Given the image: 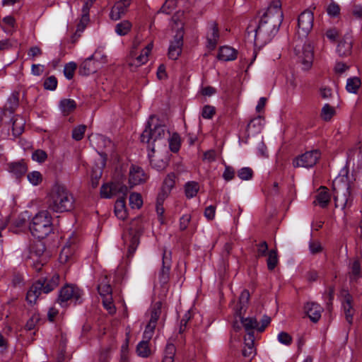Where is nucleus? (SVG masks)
I'll return each mask as SVG.
<instances>
[{
	"label": "nucleus",
	"mask_w": 362,
	"mask_h": 362,
	"mask_svg": "<svg viewBox=\"0 0 362 362\" xmlns=\"http://www.w3.org/2000/svg\"><path fill=\"white\" fill-rule=\"evenodd\" d=\"M283 21L281 0H272L266 13L262 16L255 31V41L258 43L269 42L277 33Z\"/></svg>",
	"instance_id": "nucleus-1"
},
{
	"label": "nucleus",
	"mask_w": 362,
	"mask_h": 362,
	"mask_svg": "<svg viewBox=\"0 0 362 362\" xmlns=\"http://www.w3.org/2000/svg\"><path fill=\"white\" fill-rule=\"evenodd\" d=\"M74 197L64 185H54L47 197V209L55 213L71 211L74 207Z\"/></svg>",
	"instance_id": "nucleus-2"
},
{
	"label": "nucleus",
	"mask_w": 362,
	"mask_h": 362,
	"mask_svg": "<svg viewBox=\"0 0 362 362\" xmlns=\"http://www.w3.org/2000/svg\"><path fill=\"white\" fill-rule=\"evenodd\" d=\"M33 235L37 238H45L53 229L52 216L48 211L37 213L32 220L29 226Z\"/></svg>",
	"instance_id": "nucleus-3"
},
{
	"label": "nucleus",
	"mask_w": 362,
	"mask_h": 362,
	"mask_svg": "<svg viewBox=\"0 0 362 362\" xmlns=\"http://www.w3.org/2000/svg\"><path fill=\"white\" fill-rule=\"evenodd\" d=\"M153 117H151L148 121L147 126L141 135V141L148 144V150L154 152L155 142L164 139L167 135L170 136V132L165 126L160 124H154L152 127Z\"/></svg>",
	"instance_id": "nucleus-4"
},
{
	"label": "nucleus",
	"mask_w": 362,
	"mask_h": 362,
	"mask_svg": "<svg viewBox=\"0 0 362 362\" xmlns=\"http://www.w3.org/2000/svg\"><path fill=\"white\" fill-rule=\"evenodd\" d=\"M59 281V276L58 274H54L49 279H39L31 286L28 291L27 300L30 304L35 303L42 292L48 293L58 286Z\"/></svg>",
	"instance_id": "nucleus-5"
},
{
	"label": "nucleus",
	"mask_w": 362,
	"mask_h": 362,
	"mask_svg": "<svg viewBox=\"0 0 362 362\" xmlns=\"http://www.w3.org/2000/svg\"><path fill=\"white\" fill-rule=\"evenodd\" d=\"M346 180L344 177L335 179L333 182L334 190L335 191L334 202L336 207L344 209L352 204L353 197L350 192L349 184H344L341 187V183Z\"/></svg>",
	"instance_id": "nucleus-6"
},
{
	"label": "nucleus",
	"mask_w": 362,
	"mask_h": 362,
	"mask_svg": "<svg viewBox=\"0 0 362 362\" xmlns=\"http://www.w3.org/2000/svg\"><path fill=\"white\" fill-rule=\"evenodd\" d=\"M294 50L298 62L301 64L302 69L309 70L313 65L314 59L313 46L310 42H305L303 45L297 44Z\"/></svg>",
	"instance_id": "nucleus-7"
},
{
	"label": "nucleus",
	"mask_w": 362,
	"mask_h": 362,
	"mask_svg": "<svg viewBox=\"0 0 362 362\" xmlns=\"http://www.w3.org/2000/svg\"><path fill=\"white\" fill-rule=\"evenodd\" d=\"M320 152L318 150L307 151L301 156L297 157L293 162V165L296 168H312L317 162L320 158Z\"/></svg>",
	"instance_id": "nucleus-8"
},
{
	"label": "nucleus",
	"mask_w": 362,
	"mask_h": 362,
	"mask_svg": "<svg viewBox=\"0 0 362 362\" xmlns=\"http://www.w3.org/2000/svg\"><path fill=\"white\" fill-rule=\"evenodd\" d=\"M161 303L157 302L153 305L151 309V318L148 325L146 327L145 331L143 334L144 339H146V341H150V339L152 338L153 335L154 329L157 325V321L161 313Z\"/></svg>",
	"instance_id": "nucleus-9"
},
{
	"label": "nucleus",
	"mask_w": 362,
	"mask_h": 362,
	"mask_svg": "<svg viewBox=\"0 0 362 362\" xmlns=\"http://www.w3.org/2000/svg\"><path fill=\"white\" fill-rule=\"evenodd\" d=\"M81 291L80 289L74 286H66L63 287L58 298L59 303L63 305L68 300L74 301L76 303H81Z\"/></svg>",
	"instance_id": "nucleus-10"
},
{
	"label": "nucleus",
	"mask_w": 362,
	"mask_h": 362,
	"mask_svg": "<svg viewBox=\"0 0 362 362\" xmlns=\"http://www.w3.org/2000/svg\"><path fill=\"white\" fill-rule=\"evenodd\" d=\"M128 193V187L119 182L105 184L101 187L100 195L103 198L109 199L117 194L126 196Z\"/></svg>",
	"instance_id": "nucleus-11"
},
{
	"label": "nucleus",
	"mask_w": 362,
	"mask_h": 362,
	"mask_svg": "<svg viewBox=\"0 0 362 362\" xmlns=\"http://www.w3.org/2000/svg\"><path fill=\"white\" fill-rule=\"evenodd\" d=\"M313 13L310 11L305 10L300 13L298 19V33L299 35L307 36L313 28Z\"/></svg>",
	"instance_id": "nucleus-12"
},
{
	"label": "nucleus",
	"mask_w": 362,
	"mask_h": 362,
	"mask_svg": "<svg viewBox=\"0 0 362 362\" xmlns=\"http://www.w3.org/2000/svg\"><path fill=\"white\" fill-rule=\"evenodd\" d=\"M171 267V252L165 249L163 252L162 268L158 274V281L161 286H164L170 279Z\"/></svg>",
	"instance_id": "nucleus-13"
},
{
	"label": "nucleus",
	"mask_w": 362,
	"mask_h": 362,
	"mask_svg": "<svg viewBox=\"0 0 362 362\" xmlns=\"http://www.w3.org/2000/svg\"><path fill=\"white\" fill-rule=\"evenodd\" d=\"M342 308L345 315V318L349 325L353 322V316L355 310L353 308V297L347 290L343 289L341 291Z\"/></svg>",
	"instance_id": "nucleus-14"
},
{
	"label": "nucleus",
	"mask_w": 362,
	"mask_h": 362,
	"mask_svg": "<svg viewBox=\"0 0 362 362\" xmlns=\"http://www.w3.org/2000/svg\"><path fill=\"white\" fill-rule=\"evenodd\" d=\"M183 45V32L182 30H178L174 36L173 40L170 42L168 49V57L173 60L178 58L182 52V47Z\"/></svg>",
	"instance_id": "nucleus-15"
},
{
	"label": "nucleus",
	"mask_w": 362,
	"mask_h": 362,
	"mask_svg": "<svg viewBox=\"0 0 362 362\" xmlns=\"http://www.w3.org/2000/svg\"><path fill=\"white\" fill-rule=\"evenodd\" d=\"M147 178V175L141 168L136 165H132L129 170V183L131 187L144 182Z\"/></svg>",
	"instance_id": "nucleus-16"
},
{
	"label": "nucleus",
	"mask_w": 362,
	"mask_h": 362,
	"mask_svg": "<svg viewBox=\"0 0 362 362\" xmlns=\"http://www.w3.org/2000/svg\"><path fill=\"white\" fill-rule=\"evenodd\" d=\"M131 0H119L112 8L110 13V18L113 21L120 19L127 12Z\"/></svg>",
	"instance_id": "nucleus-17"
},
{
	"label": "nucleus",
	"mask_w": 362,
	"mask_h": 362,
	"mask_svg": "<svg viewBox=\"0 0 362 362\" xmlns=\"http://www.w3.org/2000/svg\"><path fill=\"white\" fill-rule=\"evenodd\" d=\"M98 52H95L93 55L88 57L80 66L79 73L81 75L88 76L95 71V67L93 66V60H98Z\"/></svg>",
	"instance_id": "nucleus-18"
},
{
	"label": "nucleus",
	"mask_w": 362,
	"mask_h": 362,
	"mask_svg": "<svg viewBox=\"0 0 362 362\" xmlns=\"http://www.w3.org/2000/svg\"><path fill=\"white\" fill-rule=\"evenodd\" d=\"M207 47L210 49H215L219 38L217 24L215 22L210 23V29L207 33Z\"/></svg>",
	"instance_id": "nucleus-19"
},
{
	"label": "nucleus",
	"mask_w": 362,
	"mask_h": 362,
	"mask_svg": "<svg viewBox=\"0 0 362 362\" xmlns=\"http://www.w3.org/2000/svg\"><path fill=\"white\" fill-rule=\"evenodd\" d=\"M305 311L309 318L314 322H317L321 317L322 307L315 303H308L305 305Z\"/></svg>",
	"instance_id": "nucleus-20"
},
{
	"label": "nucleus",
	"mask_w": 362,
	"mask_h": 362,
	"mask_svg": "<svg viewBox=\"0 0 362 362\" xmlns=\"http://www.w3.org/2000/svg\"><path fill=\"white\" fill-rule=\"evenodd\" d=\"M352 39L349 35H346L339 42L337 51L340 56H346L351 53Z\"/></svg>",
	"instance_id": "nucleus-21"
},
{
	"label": "nucleus",
	"mask_w": 362,
	"mask_h": 362,
	"mask_svg": "<svg viewBox=\"0 0 362 362\" xmlns=\"http://www.w3.org/2000/svg\"><path fill=\"white\" fill-rule=\"evenodd\" d=\"M254 334L249 332L245 337V346L243 349V355L245 357H251L255 355V349L254 347Z\"/></svg>",
	"instance_id": "nucleus-22"
},
{
	"label": "nucleus",
	"mask_w": 362,
	"mask_h": 362,
	"mask_svg": "<svg viewBox=\"0 0 362 362\" xmlns=\"http://www.w3.org/2000/svg\"><path fill=\"white\" fill-rule=\"evenodd\" d=\"M330 201V195L327 189L325 187H321L319 189L318 193L316 195V199L314 204L320 205L322 208H325Z\"/></svg>",
	"instance_id": "nucleus-23"
},
{
	"label": "nucleus",
	"mask_w": 362,
	"mask_h": 362,
	"mask_svg": "<svg viewBox=\"0 0 362 362\" xmlns=\"http://www.w3.org/2000/svg\"><path fill=\"white\" fill-rule=\"evenodd\" d=\"M236 51L228 46L221 47L219 49L218 58L223 61H231L236 58Z\"/></svg>",
	"instance_id": "nucleus-24"
},
{
	"label": "nucleus",
	"mask_w": 362,
	"mask_h": 362,
	"mask_svg": "<svg viewBox=\"0 0 362 362\" xmlns=\"http://www.w3.org/2000/svg\"><path fill=\"white\" fill-rule=\"evenodd\" d=\"M124 197L118 199L115 205V214L118 218L122 220L125 219L127 216Z\"/></svg>",
	"instance_id": "nucleus-25"
},
{
	"label": "nucleus",
	"mask_w": 362,
	"mask_h": 362,
	"mask_svg": "<svg viewBox=\"0 0 362 362\" xmlns=\"http://www.w3.org/2000/svg\"><path fill=\"white\" fill-rule=\"evenodd\" d=\"M175 175L174 173H170L167 175L163 181L161 192L159 194L160 195H163L166 197L168 196L175 185Z\"/></svg>",
	"instance_id": "nucleus-26"
},
{
	"label": "nucleus",
	"mask_w": 362,
	"mask_h": 362,
	"mask_svg": "<svg viewBox=\"0 0 362 362\" xmlns=\"http://www.w3.org/2000/svg\"><path fill=\"white\" fill-rule=\"evenodd\" d=\"M27 166L23 161L12 163L9 164V170L16 177L23 176L27 172Z\"/></svg>",
	"instance_id": "nucleus-27"
},
{
	"label": "nucleus",
	"mask_w": 362,
	"mask_h": 362,
	"mask_svg": "<svg viewBox=\"0 0 362 362\" xmlns=\"http://www.w3.org/2000/svg\"><path fill=\"white\" fill-rule=\"evenodd\" d=\"M98 291L101 296L112 294V288L110 285V281L107 276L102 277L98 285Z\"/></svg>",
	"instance_id": "nucleus-28"
},
{
	"label": "nucleus",
	"mask_w": 362,
	"mask_h": 362,
	"mask_svg": "<svg viewBox=\"0 0 362 362\" xmlns=\"http://www.w3.org/2000/svg\"><path fill=\"white\" fill-rule=\"evenodd\" d=\"M75 252V247L71 244L65 245L61 251L59 255V262L62 264L67 263L72 257Z\"/></svg>",
	"instance_id": "nucleus-29"
},
{
	"label": "nucleus",
	"mask_w": 362,
	"mask_h": 362,
	"mask_svg": "<svg viewBox=\"0 0 362 362\" xmlns=\"http://www.w3.org/2000/svg\"><path fill=\"white\" fill-rule=\"evenodd\" d=\"M361 265L358 260H355L350 266V272H349L350 282L356 281L361 276Z\"/></svg>",
	"instance_id": "nucleus-30"
},
{
	"label": "nucleus",
	"mask_w": 362,
	"mask_h": 362,
	"mask_svg": "<svg viewBox=\"0 0 362 362\" xmlns=\"http://www.w3.org/2000/svg\"><path fill=\"white\" fill-rule=\"evenodd\" d=\"M45 250V247L43 243L40 240H37L31 247L30 259L35 260V259L40 257L43 255Z\"/></svg>",
	"instance_id": "nucleus-31"
},
{
	"label": "nucleus",
	"mask_w": 362,
	"mask_h": 362,
	"mask_svg": "<svg viewBox=\"0 0 362 362\" xmlns=\"http://www.w3.org/2000/svg\"><path fill=\"white\" fill-rule=\"evenodd\" d=\"M59 107L64 115H69L76 109V104L72 99H63L60 101Z\"/></svg>",
	"instance_id": "nucleus-32"
},
{
	"label": "nucleus",
	"mask_w": 362,
	"mask_h": 362,
	"mask_svg": "<svg viewBox=\"0 0 362 362\" xmlns=\"http://www.w3.org/2000/svg\"><path fill=\"white\" fill-rule=\"evenodd\" d=\"M25 121L20 116L13 119L12 130L13 134L16 136L21 135L24 130Z\"/></svg>",
	"instance_id": "nucleus-33"
},
{
	"label": "nucleus",
	"mask_w": 362,
	"mask_h": 362,
	"mask_svg": "<svg viewBox=\"0 0 362 362\" xmlns=\"http://www.w3.org/2000/svg\"><path fill=\"white\" fill-rule=\"evenodd\" d=\"M131 239L130 243L128 246V257H132L135 252L137 246L139 243V233H133L132 231L130 233Z\"/></svg>",
	"instance_id": "nucleus-34"
},
{
	"label": "nucleus",
	"mask_w": 362,
	"mask_h": 362,
	"mask_svg": "<svg viewBox=\"0 0 362 362\" xmlns=\"http://www.w3.org/2000/svg\"><path fill=\"white\" fill-rule=\"evenodd\" d=\"M148 341H149L144 339L138 344L136 346V352L139 356L147 358L151 355V351L148 346Z\"/></svg>",
	"instance_id": "nucleus-35"
},
{
	"label": "nucleus",
	"mask_w": 362,
	"mask_h": 362,
	"mask_svg": "<svg viewBox=\"0 0 362 362\" xmlns=\"http://www.w3.org/2000/svg\"><path fill=\"white\" fill-rule=\"evenodd\" d=\"M241 322L243 327H245V330L247 332V334L250 332L251 334H253L252 329H254L258 330V322L255 318H243L241 317Z\"/></svg>",
	"instance_id": "nucleus-36"
},
{
	"label": "nucleus",
	"mask_w": 362,
	"mask_h": 362,
	"mask_svg": "<svg viewBox=\"0 0 362 362\" xmlns=\"http://www.w3.org/2000/svg\"><path fill=\"white\" fill-rule=\"evenodd\" d=\"M132 26L129 21H123L115 25V33L120 36L126 35L130 31Z\"/></svg>",
	"instance_id": "nucleus-37"
},
{
	"label": "nucleus",
	"mask_w": 362,
	"mask_h": 362,
	"mask_svg": "<svg viewBox=\"0 0 362 362\" xmlns=\"http://www.w3.org/2000/svg\"><path fill=\"white\" fill-rule=\"evenodd\" d=\"M361 80L358 77L349 78L347 80L346 88L348 92L356 93L361 86Z\"/></svg>",
	"instance_id": "nucleus-38"
},
{
	"label": "nucleus",
	"mask_w": 362,
	"mask_h": 362,
	"mask_svg": "<svg viewBox=\"0 0 362 362\" xmlns=\"http://www.w3.org/2000/svg\"><path fill=\"white\" fill-rule=\"evenodd\" d=\"M279 259L276 250H271L269 251L267 259L268 269L272 271L277 265Z\"/></svg>",
	"instance_id": "nucleus-39"
},
{
	"label": "nucleus",
	"mask_w": 362,
	"mask_h": 362,
	"mask_svg": "<svg viewBox=\"0 0 362 362\" xmlns=\"http://www.w3.org/2000/svg\"><path fill=\"white\" fill-rule=\"evenodd\" d=\"M335 110L329 104H325L321 110V118L325 121H329L332 117L335 115Z\"/></svg>",
	"instance_id": "nucleus-40"
},
{
	"label": "nucleus",
	"mask_w": 362,
	"mask_h": 362,
	"mask_svg": "<svg viewBox=\"0 0 362 362\" xmlns=\"http://www.w3.org/2000/svg\"><path fill=\"white\" fill-rule=\"evenodd\" d=\"M169 147L171 151L176 153L180 147V138L178 134L174 133L169 136Z\"/></svg>",
	"instance_id": "nucleus-41"
},
{
	"label": "nucleus",
	"mask_w": 362,
	"mask_h": 362,
	"mask_svg": "<svg viewBox=\"0 0 362 362\" xmlns=\"http://www.w3.org/2000/svg\"><path fill=\"white\" fill-rule=\"evenodd\" d=\"M199 191V185L196 182H189L185 185V194L188 198L195 197Z\"/></svg>",
	"instance_id": "nucleus-42"
},
{
	"label": "nucleus",
	"mask_w": 362,
	"mask_h": 362,
	"mask_svg": "<svg viewBox=\"0 0 362 362\" xmlns=\"http://www.w3.org/2000/svg\"><path fill=\"white\" fill-rule=\"evenodd\" d=\"M166 197H164L163 195L158 194L156 202V212L158 216L159 221L161 223H164L163 221V214L165 211V209L163 206V202L165 199Z\"/></svg>",
	"instance_id": "nucleus-43"
},
{
	"label": "nucleus",
	"mask_w": 362,
	"mask_h": 362,
	"mask_svg": "<svg viewBox=\"0 0 362 362\" xmlns=\"http://www.w3.org/2000/svg\"><path fill=\"white\" fill-rule=\"evenodd\" d=\"M143 204L142 198L139 193H132L129 196V205L132 209H139Z\"/></svg>",
	"instance_id": "nucleus-44"
},
{
	"label": "nucleus",
	"mask_w": 362,
	"mask_h": 362,
	"mask_svg": "<svg viewBox=\"0 0 362 362\" xmlns=\"http://www.w3.org/2000/svg\"><path fill=\"white\" fill-rule=\"evenodd\" d=\"M18 101L19 93L18 92L13 93L8 98L7 101V107L11 112H13L18 106Z\"/></svg>",
	"instance_id": "nucleus-45"
},
{
	"label": "nucleus",
	"mask_w": 362,
	"mask_h": 362,
	"mask_svg": "<svg viewBox=\"0 0 362 362\" xmlns=\"http://www.w3.org/2000/svg\"><path fill=\"white\" fill-rule=\"evenodd\" d=\"M28 181L34 186L40 185L42 181V175L38 171H33L27 175Z\"/></svg>",
	"instance_id": "nucleus-46"
},
{
	"label": "nucleus",
	"mask_w": 362,
	"mask_h": 362,
	"mask_svg": "<svg viewBox=\"0 0 362 362\" xmlns=\"http://www.w3.org/2000/svg\"><path fill=\"white\" fill-rule=\"evenodd\" d=\"M238 176L242 180H249L252 179L253 171L250 168L244 167L238 171Z\"/></svg>",
	"instance_id": "nucleus-47"
},
{
	"label": "nucleus",
	"mask_w": 362,
	"mask_h": 362,
	"mask_svg": "<svg viewBox=\"0 0 362 362\" xmlns=\"http://www.w3.org/2000/svg\"><path fill=\"white\" fill-rule=\"evenodd\" d=\"M250 299V293L247 290H244L242 291L240 298H239V315H242V310L245 308V305L248 303Z\"/></svg>",
	"instance_id": "nucleus-48"
},
{
	"label": "nucleus",
	"mask_w": 362,
	"mask_h": 362,
	"mask_svg": "<svg viewBox=\"0 0 362 362\" xmlns=\"http://www.w3.org/2000/svg\"><path fill=\"white\" fill-rule=\"evenodd\" d=\"M86 129V126L83 124L78 125L75 127L72 132V137L76 141H80L83 139L84 133Z\"/></svg>",
	"instance_id": "nucleus-49"
},
{
	"label": "nucleus",
	"mask_w": 362,
	"mask_h": 362,
	"mask_svg": "<svg viewBox=\"0 0 362 362\" xmlns=\"http://www.w3.org/2000/svg\"><path fill=\"white\" fill-rule=\"evenodd\" d=\"M103 303L106 310L110 314H113L115 312V307L112 303V294L103 296Z\"/></svg>",
	"instance_id": "nucleus-50"
},
{
	"label": "nucleus",
	"mask_w": 362,
	"mask_h": 362,
	"mask_svg": "<svg viewBox=\"0 0 362 362\" xmlns=\"http://www.w3.org/2000/svg\"><path fill=\"white\" fill-rule=\"evenodd\" d=\"M76 67V64L74 62H69L65 65L64 74L67 79H71L73 78Z\"/></svg>",
	"instance_id": "nucleus-51"
},
{
	"label": "nucleus",
	"mask_w": 362,
	"mask_h": 362,
	"mask_svg": "<svg viewBox=\"0 0 362 362\" xmlns=\"http://www.w3.org/2000/svg\"><path fill=\"white\" fill-rule=\"evenodd\" d=\"M102 175V170L100 168L93 169L91 174V185L95 188L99 183V179Z\"/></svg>",
	"instance_id": "nucleus-52"
},
{
	"label": "nucleus",
	"mask_w": 362,
	"mask_h": 362,
	"mask_svg": "<svg viewBox=\"0 0 362 362\" xmlns=\"http://www.w3.org/2000/svg\"><path fill=\"white\" fill-rule=\"evenodd\" d=\"M148 157L150 159V163L151 165L157 169L158 170H163L166 166V162L161 160H156V159L153 158V156L151 153H148Z\"/></svg>",
	"instance_id": "nucleus-53"
},
{
	"label": "nucleus",
	"mask_w": 362,
	"mask_h": 362,
	"mask_svg": "<svg viewBox=\"0 0 362 362\" xmlns=\"http://www.w3.org/2000/svg\"><path fill=\"white\" fill-rule=\"evenodd\" d=\"M57 86V78L52 76L48 77L44 82V87L47 90H54Z\"/></svg>",
	"instance_id": "nucleus-54"
},
{
	"label": "nucleus",
	"mask_w": 362,
	"mask_h": 362,
	"mask_svg": "<svg viewBox=\"0 0 362 362\" xmlns=\"http://www.w3.org/2000/svg\"><path fill=\"white\" fill-rule=\"evenodd\" d=\"M327 11L329 16H337L340 12L339 6L335 2H332L327 6Z\"/></svg>",
	"instance_id": "nucleus-55"
},
{
	"label": "nucleus",
	"mask_w": 362,
	"mask_h": 362,
	"mask_svg": "<svg viewBox=\"0 0 362 362\" xmlns=\"http://www.w3.org/2000/svg\"><path fill=\"white\" fill-rule=\"evenodd\" d=\"M32 158L37 162L42 163L47 158V153L42 150H37L33 153Z\"/></svg>",
	"instance_id": "nucleus-56"
},
{
	"label": "nucleus",
	"mask_w": 362,
	"mask_h": 362,
	"mask_svg": "<svg viewBox=\"0 0 362 362\" xmlns=\"http://www.w3.org/2000/svg\"><path fill=\"white\" fill-rule=\"evenodd\" d=\"M235 177V170L234 169L229 166L226 165L225 168V170L223 173V177L226 181H230L233 180Z\"/></svg>",
	"instance_id": "nucleus-57"
},
{
	"label": "nucleus",
	"mask_w": 362,
	"mask_h": 362,
	"mask_svg": "<svg viewBox=\"0 0 362 362\" xmlns=\"http://www.w3.org/2000/svg\"><path fill=\"white\" fill-rule=\"evenodd\" d=\"M278 340L281 344L289 345L292 341V338L288 333L282 332L279 334Z\"/></svg>",
	"instance_id": "nucleus-58"
},
{
	"label": "nucleus",
	"mask_w": 362,
	"mask_h": 362,
	"mask_svg": "<svg viewBox=\"0 0 362 362\" xmlns=\"http://www.w3.org/2000/svg\"><path fill=\"white\" fill-rule=\"evenodd\" d=\"M215 114V109L212 106L206 105L202 110V117L205 119H211Z\"/></svg>",
	"instance_id": "nucleus-59"
},
{
	"label": "nucleus",
	"mask_w": 362,
	"mask_h": 362,
	"mask_svg": "<svg viewBox=\"0 0 362 362\" xmlns=\"http://www.w3.org/2000/svg\"><path fill=\"white\" fill-rule=\"evenodd\" d=\"M96 139L98 141V146L100 147L106 148L112 145L111 141L105 136L98 135L97 136Z\"/></svg>",
	"instance_id": "nucleus-60"
},
{
	"label": "nucleus",
	"mask_w": 362,
	"mask_h": 362,
	"mask_svg": "<svg viewBox=\"0 0 362 362\" xmlns=\"http://www.w3.org/2000/svg\"><path fill=\"white\" fill-rule=\"evenodd\" d=\"M257 257H263L267 255L268 251V245L266 241H263L259 244L257 245Z\"/></svg>",
	"instance_id": "nucleus-61"
},
{
	"label": "nucleus",
	"mask_w": 362,
	"mask_h": 362,
	"mask_svg": "<svg viewBox=\"0 0 362 362\" xmlns=\"http://www.w3.org/2000/svg\"><path fill=\"white\" fill-rule=\"evenodd\" d=\"M175 351H176L175 346L173 344L168 343V344H167V345L165 346V349L164 351V356L174 358Z\"/></svg>",
	"instance_id": "nucleus-62"
},
{
	"label": "nucleus",
	"mask_w": 362,
	"mask_h": 362,
	"mask_svg": "<svg viewBox=\"0 0 362 362\" xmlns=\"http://www.w3.org/2000/svg\"><path fill=\"white\" fill-rule=\"evenodd\" d=\"M191 220V216L189 214L183 215L180 219V228L182 230H185Z\"/></svg>",
	"instance_id": "nucleus-63"
},
{
	"label": "nucleus",
	"mask_w": 362,
	"mask_h": 362,
	"mask_svg": "<svg viewBox=\"0 0 362 362\" xmlns=\"http://www.w3.org/2000/svg\"><path fill=\"white\" fill-rule=\"evenodd\" d=\"M39 321V317L37 315H33L27 322L25 328L28 330H32L35 328L37 322Z\"/></svg>",
	"instance_id": "nucleus-64"
}]
</instances>
